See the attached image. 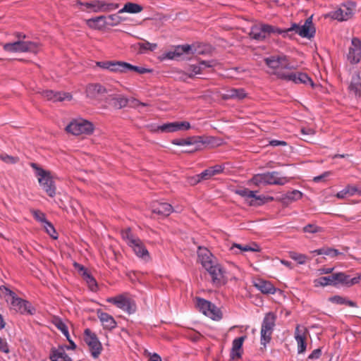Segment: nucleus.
Segmentation results:
<instances>
[{"label": "nucleus", "instance_id": "62", "mask_svg": "<svg viewBox=\"0 0 361 361\" xmlns=\"http://www.w3.org/2000/svg\"><path fill=\"white\" fill-rule=\"evenodd\" d=\"M0 158L2 161L7 164H16L19 161L18 157H12L8 154H1Z\"/></svg>", "mask_w": 361, "mask_h": 361}, {"label": "nucleus", "instance_id": "9", "mask_svg": "<svg viewBox=\"0 0 361 361\" xmlns=\"http://www.w3.org/2000/svg\"><path fill=\"white\" fill-rule=\"evenodd\" d=\"M361 59V41L357 37L351 40V47L349 48L348 60L352 64L358 63Z\"/></svg>", "mask_w": 361, "mask_h": 361}, {"label": "nucleus", "instance_id": "33", "mask_svg": "<svg viewBox=\"0 0 361 361\" xmlns=\"http://www.w3.org/2000/svg\"><path fill=\"white\" fill-rule=\"evenodd\" d=\"M341 6L345 12L344 16L346 20L351 18L356 11V3L354 1H347L346 3L342 4Z\"/></svg>", "mask_w": 361, "mask_h": 361}, {"label": "nucleus", "instance_id": "50", "mask_svg": "<svg viewBox=\"0 0 361 361\" xmlns=\"http://www.w3.org/2000/svg\"><path fill=\"white\" fill-rule=\"evenodd\" d=\"M254 245L257 247V248H252L251 245H242L238 243H233L232 247H231V250H233L234 247L238 248L240 252H247V251H252V252H259L261 250L260 247L257 243H254Z\"/></svg>", "mask_w": 361, "mask_h": 361}, {"label": "nucleus", "instance_id": "57", "mask_svg": "<svg viewBox=\"0 0 361 361\" xmlns=\"http://www.w3.org/2000/svg\"><path fill=\"white\" fill-rule=\"evenodd\" d=\"M94 339H98L97 335L92 332L90 329H85L84 331V341L86 344H89L90 341L94 342Z\"/></svg>", "mask_w": 361, "mask_h": 361}, {"label": "nucleus", "instance_id": "56", "mask_svg": "<svg viewBox=\"0 0 361 361\" xmlns=\"http://www.w3.org/2000/svg\"><path fill=\"white\" fill-rule=\"evenodd\" d=\"M265 64L272 69L280 68L278 61L275 55L264 59Z\"/></svg>", "mask_w": 361, "mask_h": 361}, {"label": "nucleus", "instance_id": "16", "mask_svg": "<svg viewBox=\"0 0 361 361\" xmlns=\"http://www.w3.org/2000/svg\"><path fill=\"white\" fill-rule=\"evenodd\" d=\"M246 336H243L238 338H236L233 340L232 344V348L230 353V357L231 360H237L240 359L242 357V354L243 353V344L244 341L245 340Z\"/></svg>", "mask_w": 361, "mask_h": 361}, {"label": "nucleus", "instance_id": "23", "mask_svg": "<svg viewBox=\"0 0 361 361\" xmlns=\"http://www.w3.org/2000/svg\"><path fill=\"white\" fill-rule=\"evenodd\" d=\"M173 211L172 206L166 202H157L152 206V212L164 216H169Z\"/></svg>", "mask_w": 361, "mask_h": 361}, {"label": "nucleus", "instance_id": "28", "mask_svg": "<svg viewBox=\"0 0 361 361\" xmlns=\"http://www.w3.org/2000/svg\"><path fill=\"white\" fill-rule=\"evenodd\" d=\"M213 61H202L199 63V65H190V71H192L191 73L196 75V74H201L203 71L206 68H212Z\"/></svg>", "mask_w": 361, "mask_h": 361}, {"label": "nucleus", "instance_id": "61", "mask_svg": "<svg viewBox=\"0 0 361 361\" xmlns=\"http://www.w3.org/2000/svg\"><path fill=\"white\" fill-rule=\"evenodd\" d=\"M159 129L161 130V133H173L174 132L173 122L167 123L159 126Z\"/></svg>", "mask_w": 361, "mask_h": 361}, {"label": "nucleus", "instance_id": "63", "mask_svg": "<svg viewBox=\"0 0 361 361\" xmlns=\"http://www.w3.org/2000/svg\"><path fill=\"white\" fill-rule=\"evenodd\" d=\"M345 191H347L348 195L349 196H353V195H354L356 193H358L359 195H361V191L355 185H347L345 187Z\"/></svg>", "mask_w": 361, "mask_h": 361}, {"label": "nucleus", "instance_id": "52", "mask_svg": "<svg viewBox=\"0 0 361 361\" xmlns=\"http://www.w3.org/2000/svg\"><path fill=\"white\" fill-rule=\"evenodd\" d=\"M119 7V4L116 3H106L101 1L100 12H109L117 9Z\"/></svg>", "mask_w": 361, "mask_h": 361}, {"label": "nucleus", "instance_id": "18", "mask_svg": "<svg viewBox=\"0 0 361 361\" xmlns=\"http://www.w3.org/2000/svg\"><path fill=\"white\" fill-rule=\"evenodd\" d=\"M97 314L104 329L111 331L116 327L117 323L111 315L101 310H98Z\"/></svg>", "mask_w": 361, "mask_h": 361}, {"label": "nucleus", "instance_id": "17", "mask_svg": "<svg viewBox=\"0 0 361 361\" xmlns=\"http://www.w3.org/2000/svg\"><path fill=\"white\" fill-rule=\"evenodd\" d=\"M106 102L115 109H120L126 106L129 102L128 99L121 94H108Z\"/></svg>", "mask_w": 361, "mask_h": 361}, {"label": "nucleus", "instance_id": "3", "mask_svg": "<svg viewBox=\"0 0 361 361\" xmlns=\"http://www.w3.org/2000/svg\"><path fill=\"white\" fill-rule=\"evenodd\" d=\"M0 290L6 295H9L11 297V307L16 312H19L21 314H28L31 315L35 313V308L32 306L29 301L18 298L13 291L4 286H1Z\"/></svg>", "mask_w": 361, "mask_h": 361}, {"label": "nucleus", "instance_id": "24", "mask_svg": "<svg viewBox=\"0 0 361 361\" xmlns=\"http://www.w3.org/2000/svg\"><path fill=\"white\" fill-rule=\"evenodd\" d=\"M106 16H100L86 20L87 25L91 29L101 30L106 26Z\"/></svg>", "mask_w": 361, "mask_h": 361}, {"label": "nucleus", "instance_id": "30", "mask_svg": "<svg viewBox=\"0 0 361 361\" xmlns=\"http://www.w3.org/2000/svg\"><path fill=\"white\" fill-rule=\"evenodd\" d=\"M130 247L133 248L134 252L137 257L142 258L149 257V252L147 251L143 243L141 241L140 238L139 242H136L135 243L130 245Z\"/></svg>", "mask_w": 361, "mask_h": 361}, {"label": "nucleus", "instance_id": "32", "mask_svg": "<svg viewBox=\"0 0 361 361\" xmlns=\"http://www.w3.org/2000/svg\"><path fill=\"white\" fill-rule=\"evenodd\" d=\"M361 79L357 73L353 76L350 84L348 87L350 91L353 92L356 96H361Z\"/></svg>", "mask_w": 361, "mask_h": 361}, {"label": "nucleus", "instance_id": "48", "mask_svg": "<svg viewBox=\"0 0 361 361\" xmlns=\"http://www.w3.org/2000/svg\"><path fill=\"white\" fill-rule=\"evenodd\" d=\"M312 253H316L317 255H326L331 257H336L340 255L338 250L334 248H321L312 251Z\"/></svg>", "mask_w": 361, "mask_h": 361}, {"label": "nucleus", "instance_id": "2", "mask_svg": "<svg viewBox=\"0 0 361 361\" xmlns=\"http://www.w3.org/2000/svg\"><path fill=\"white\" fill-rule=\"evenodd\" d=\"M30 166L35 170L36 175L39 177L38 181L43 190L49 197H54L56 188L51 176V172L43 169L36 163H31Z\"/></svg>", "mask_w": 361, "mask_h": 361}, {"label": "nucleus", "instance_id": "64", "mask_svg": "<svg viewBox=\"0 0 361 361\" xmlns=\"http://www.w3.org/2000/svg\"><path fill=\"white\" fill-rule=\"evenodd\" d=\"M198 175L202 180H209L212 176H214L213 175H212V171H211V170H209V168L205 169L204 171H203L202 173H200Z\"/></svg>", "mask_w": 361, "mask_h": 361}, {"label": "nucleus", "instance_id": "12", "mask_svg": "<svg viewBox=\"0 0 361 361\" xmlns=\"http://www.w3.org/2000/svg\"><path fill=\"white\" fill-rule=\"evenodd\" d=\"M197 256L201 264L204 269L216 262V257L206 247H198Z\"/></svg>", "mask_w": 361, "mask_h": 361}, {"label": "nucleus", "instance_id": "55", "mask_svg": "<svg viewBox=\"0 0 361 361\" xmlns=\"http://www.w3.org/2000/svg\"><path fill=\"white\" fill-rule=\"evenodd\" d=\"M174 132L180 130H187L191 128L190 123L188 121L173 122Z\"/></svg>", "mask_w": 361, "mask_h": 361}, {"label": "nucleus", "instance_id": "8", "mask_svg": "<svg viewBox=\"0 0 361 361\" xmlns=\"http://www.w3.org/2000/svg\"><path fill=\"white\" fill-rule=\"evenodd\" d=\"M110 90L100 83H91L86 87L87 97L92 99H102Z\"/></svg>", "mask_w": 361, "mask_h": 361}, {"label": "nucleus", "instance_id": "10", "mask_svg": "<svg viewBox=\"0 0 361 361\" xmlns=\"http://www.w3.org/2000/svg\"><path fill=\"white\" fill-rule=\"evenodd\" d=\"M126 63L122 61H104L96 63L97 66L116 73H125Z\"/></svg>", "mask_w": 361, "mask_h": 361}, {"label": "nucleus", "instance_id": "13", "mask_svg": "<svg viewBox=\"0 0 361 361\" xmlns=\"http://www.w3.org/2000/svg\"><path fill=\"white\" fill-rule=\"evenodd\" d=\"M263 173L264 185H283L288 182V179L286 177L280 176V173L279 171H271Z\"/></svg>", "mask_w": 361, "mask_h": 361}, {"label": "nucleus", "instance_id": "54", "mask_svg": "<svg viewBox=\"0 0 361 361\" xmlns=\"http://www.w3.org/2000/svg\"><path fill=\"white\" fill-rule=\"evenodd\" d=\"M44 228L51 238L55 240L58 238V234L51 223L47 221V222L44 224Z\"/></svg>", "mask_w": 361, "mask_h": 361}, {"label": "nucleus", "instance_id": "34", "mask_svg": "<svg viewBox=\"0 0 361 361\" xmlns=\"http://www.w3.org/2000/svg\"><path fill=\"white\" fill-rule=\"evenodd\" d=\"M76 4L83 6L86 8V9H90L94 13L100 12V0H93L90 2H82L81 0H77Z\"/></svg>", "mask_w": 361, "mask_h": 361}, {"label": "nucleus", "instance_id": "21", "mask_svg": "<svg viewBox=\"0 0 361 361\" xmlns=\"http://www.w3.org/2000/svg\"><path fill=\"white\" fill-rule=\"evenodd\" d=\"M118 307L128 312L129 314L134 313L137 309L135 301L123 295L120 298Z\"/></svg>", "mask_w": 361, "mask_h": 361}, {"label": "nucleus", "instance_id": "5", "mask_svg": "<svg viewBox=\"0 0 361 361\" xmlns=\"http://www.w3.org/2000/svg\"><path fill=\"white\" fill-rule=\"evenodd\" d=\"M215 140L214 137H205V136H192L186 138H178L173 139L171 142L176 145H195L194 149L191 152L198 150L201 145L207 144L212 145L213 141Z\"/></svg>", "mask_w": 361, "mask_h": 361}, {"label": "nucleus", "instance_id": "35", "mask_svg": "<svg viewBox=\"0 0 361 361\" xmlns=\"http://www.w3.org/2000/svg\"><path fill=\"white\" fill-rule=\"evenodd\" d=\"M329 301L339 305H345L353 307H357V303L353 300H348L347 298L342 297L341 295H334L329 298Z\"/></svg>", "mask_w": 361, "mask_h": 361}, {"label": "nucleus", "instance_id": "11", "mask_svg": "<svg viewBox=\"0 0 361 361\" xmlns=\"http://www.w3.org/2000/svg\"><path fill=\"white\" fill-rule=\"evenodd\" d=\"M191 49V46L188 44L177 46L173 51H169L163 54L162 59L180 60L183 58L184 54H188Z\"/></svg>", "mask_w": 361, "mask_h": 361}, {"label": "nucleus", "instance_id": "38", "mask_svg": "<svg viewBox=\"0 0 361 361\" xmlns=\"http://www.w3.org/2000/svg\"><path fill=\"white\" fill-rule=\"evenodd\" d=\"M132 71L137 73L139 74H145V73H152L153 72V69L133 66V65L126 62V63L125 73H127L128 72H132Z\"/></svg>", "mask_w": 361, "mask_h": 361}, {"label": "nucleus", "instance_id": "19", "mask_svg": "<svg viewBox=\"0 0 361 361\" xmlns=\"http://www.w3.org/2000/svg\"><path fill=\"white\" fill-rule=\"evenodd\" d=\"M336 287L338 285H341L346 287H351L355 284H357V280L354 278L350 279L349 275H347L344 272L335 273V277Z\"/></svg>", "mask_w": 361, "mask_h": 361}, {"label": "nucleus", "instance_id": "43", "mask_svg": "<svg viewBox=\"0 0 361 361\" xmlns=\"http://www.w3.org/2000/svg\"><path fill=\"white\" fill-rule=\"evenodd\" d=\"M53 324L58 329H59L63 333V334L66 336V338H68L70 334L68 330V327L59 317H54L53 320Z\"/></svg>", "mask_w": 361, "mask_h": 361}, {"label": "nucleus", "instance_id": "37", "mask_svg": "<svg viewBox=\"0 0 361 361\" xmlns=\"http://www.w3.org/2000/svg\"><path fill=\"white\" fill-rule=\"evenodd\" d=\"M87 345L90 348L92 356L94 358H97L102 350V345L99 339H94V342L90 341Z\"/></svg>", "mask_w": 361, "mask_h": 361}, {"label": "nucleus", "instance_id": "44", "mask_svg": "<svg viewBox=\"0 0 361 361\" xmlns=\"http://www.w3.org/2000/svg\"><path fill=\"white\" fill-rule=\"evenodd\" d=\"M137 46L139 47L140 53H145L147 51H153L157 47V44L156 43H150L147 41H145L144 42L137 43Z\"/></svg>", "mask_w": 361, "mask_h": 361}, {"label": "nucleus", "instance_id": "7", "mask_svg": "<svg viewBox=\"0 0 361 361\" xmlns=\"http://www.w3.org/2000/svg\"><path fill=\"white\" fill-rule=\"evenodd\" d=\"M205 270L211 276L212 283L216 287L223 286L226 283L227 279L225 276L226 271L222 266L215 262L207 268Z\"/></svg>", "mask_w": 361, "mask_h": 361}, {"label": "nucleus", "instance_id": "51", "mask_svg": "<svg viewBox=\"0 0 361 361\" xmlns=\"http://www.w3.org/2000/svg\"><path fill=\"white\" fill-rule=\"evenodd\" d=\"M213 320H220L222 318V312L214 304V307H211L207 315Z\"/></svg>", "mask_w": 361, "mask_h": 361}, {"label": "nucleus", "instance_id": "41", "mask_svg": "<svg viewBox=\"0 0 361 361\" xmlns=\"http://www.w3.org/2000/svg\"><path fill=\"white\" fill-rule=\"evenodd\" d=\"M106 26H116L119 25L121 22H123L126 20V18L121 17L118 16L117 13L109 15L106 16Z\"/></svg>", "mask_w": 361, "mask_h": 361}, {"label": "nucleus", "instance_id": "59", "mask_svg": "<svg viewBox=\"0 0 361 361\" xmlns=\"http://www.w3.org/2000/svg\"><path fill=\"white\" fill-rule=\"evenodd\" d=\"M303 232L310 233H316L318 232H321L322 228L319 226H316L315 224H307L302 228Z\"/></svg>", "mask_w": 361, "mask_h": 361}, {"label": "nucleus", "instance_id": "29", "mask_svg": "<svg viewBox=\"0 0 361 361\" xmlns=\"http://www.w3.org/2000/svg\"><path fill=\"white\" fill-rule=\"evenodd\" d=\"M302 197V193L300 191L294 190L283 195L281 197V202L283 204H288L293 201L300 200Z\"/></svg>", "mask_w": 361, "mask_h": 361}, {"label": "nucleus", "instance_id": "27", "mask_svg": "<svg viewBox=\"0 0 361 361\" xmlns=\"http://www.w3.org/2000/svg\"><path fill=\"white\" fill-rule=\"evenodd\" d=\"M300 325H297L295 332V338L298 343V353H303L307 348L306 337L305 334H300L299 332Z\"/></svg>", "mask_w": 361, "mask_h": 361}, {"label": "nucleus", "instance_id": "6", "mask_svg": "<svg viewBox=\"0 0 361 361\" xmlns=\"http://www.w3.org/2000/svg\"><path fill=\"white\" fill-rule=\"evenodd\" d=\"M4 49L10 52H32L37 53L38 45L36 42L31 41H20L18 40L12 43H6L4 45Z\"/></svg>", "mask_w": 361, "mask_h": 361}, {"label": "nucleus", "instance_id": "25", "mask_svg": "<svg viewBox=\"0 0 361 361\" xmlns=\"http://www.w3.org/2000/svg\"><path fill=\"white\" fill-rule=\"evenodd\" d=\"M335 277V273L331 274L327 276H321L318 279L314 280V284L315 287L319 286H332L336 287V283Z\"/></svg>", "mask_w": 361, "mask_h": 361}, {"label": "nucleus", "instance_id": "58", "mask_svg": "<svg viewBox=\"0 0 361 361\" xmlns=\"http://www.w3.org/2000/svg\"><path fill=\"white\" fill-rule=\"evenodd\" d=\"M31 213L33 215L34 218L37 221L41 222L42 224H45L46 222H47L45 214H44L41 211L37 209H32Z\"/></svg>", "mask_w": 361, "mask_h": 361}, {"label": "nucleus", "instance_id": "42", "mask_svg": "<svg viewBox=\"0 0 361 361\" xmlns=\"http://www.w3.org/2000/svg\"><path fill=\"white\" fill-rule=\"evenodd\" d=\"M82 278L86 281L90 289L92 291L96 292L97 290L98 286L97 281L89 271L85 272L84 276H82Z\"/></svg>", "mask_w": 361, "mask_h": 361}, {"label": "nucleus", "instance_id": "45", "mask_svg": "<svg viewBox=\"0 0 361 361\" xmlns=\"http://www.w3.org/2000/svg\"><path fill=\"white\" fill-rule=\"evenodd\" d=\"M275 56L276 57V60L279 62L280 68L285 69H292L293 68L292 66H290L288 60V56H287L286 55L281 54Z\"/></svg>", "mask_w": 361, "mask_h": 361}, {"label": "nucleus", "instance_id": "39", "mask_svg": "<svg viewBox=\"0 0 361 361\" xmlns=\"http://www.w3.org/2000/svg\"><path fill=\"white\" fill-rule=\"evenodd\" d=\"M80 135L85 134V135H91L94 132V126L93 124L87 121V120H80Z\"/></svg>", "mask_w": 361, "mask_h": 361}, {"label": "nucleus", "instance_id": "26", "mask_svg": "<svg viewBox=\"0 0 361 361\" xmlns=\"http://www.w3.org/2000/svg\"><path fill=\"white\" fill-rule=\"evenodd\" d=\"M276 320V316L274 312H269L267 313L262 321V329L274 331Z\"/></svg>", "mask_w": 361, "mask_h": 361}, {"label": "nucleus", "instance_id": "15", "mask_svg": "<svg viewBox=\"0 0 361 361\" xmlns=\"http://www.w3.org/2000/svg\"><path fill=\"white\" fill-rule=\"evenodd\" d=\"M256 192L245 188H239L235 191V194L245 198L246 200L250 199L249 202L250 206H260V202H257V201L261 200V198L260 197H257L255 195Z\"/></svg>", "mask_w": 361, "mask_h": 361}, {"label": "nucleus", "instance_id": "1", "mask_svg": "<svg viewBox=\"0 0 361 361\" xmlns=\"http://www.w3.org/2000/svg\"><path fill=\"white\" fill-rule=\"evenodd\" d=\"M299 35L303 38L311 39L314 37L316 28L312 23V16L307 18L302 25H300L295 23L291 24L289 28L281 29L276 26L260 23L251 27L249 33L250 37L257 41H264L267 37L271 35H281L283 37L293 38V34Z\"/></svg>", "mask_w": 361, "mask_h": 361}, {"label": "nucleus", "instance_id": "31", "mask_svg": "<svg viewBox=\"0 0 361 361\" xmlns=\"http://www.w3.org/2000/svg\"><path fill=\"white\" fill-rule=\"evenodd\" d=\"M143 7L136 3L127 2L124 4L123 8L120 9L118 13H138L142 11Z\"/></svg>", "mask_w": 361, "mask_h": 361}, {"label": "nucleus", "instance_id": "20", "mask_svg": "<svg viewBox=\"0 0 361 361\" xmlns=\"http://www.w3.org/2000/svg\"><path fill=\"white\" fill-rule=\"evenodd\" d=\"M254 286L264 294H274L276 290L271 282L261 279L254 281Z\"/></svg>", "mask_w": 361, "mask_h": 361}, {"label": "nucleus", "instance_id": "53", "mask_svg": "<svg viewBox=\"0 0 361 361\" xmlns=\"http://www.w3.org/2000/svg\"><path fill=\"white\" fill-rule=\"evenodd\" d=\"M247 184L249 185H254L255 186H259L261 184L264 185V173L254 175L253 177L248 180Z\"/></svg>", "mask_w": 361, "mask_h": 361}, {"label": "nucleus", "instance_id": "4", "mask_svg": "<svg viewBox=\"0 0 361 361\" xmlns=\"http://www.w3.org/2000/svg\"><path fill=\"white\" fill-rule=\"evenodd\" d=\"M274 74L279 79L286 81H292L295 84L310 85L312 88H315L317 86L312 78L305 73L295 72L285 73L283 71H276Z\"/></svg>", "mask_w": 361, "mask_h": 361}, {"label": "nucleus", "instance_id": "40", "mask_svg": "<svg viewBox=\"0 0 361 361\" xmlns=\"http://www.w3.org/2000/svg\"><path fill=\"white\" fill-rule=\"evenodd\" d=\"M121 235L123 239L127 241V243L129 246L133 243H135L136 242H139V238H135L133 235L130 228H127L126 229L122 230Z\"/></svg>", "mask_w": 361, "mask_h": 361}, {"label": "nucleus", "instance_id": "36", "mask_svg": "<svg viewBox=\"0 0 361 361\" xmlns=\"http://www.w3.org/2000/svg\"><path fill=\"white\" fill-rule=\"evenodd\" d=\"M197 307L200 312H202L204 315H207L208 311L211 307H214V304L210 301L207 300L204 298H197Z\"/></svg>", "mask_w": 361, "mask_h": 361}, {"label": "nucleus", "instance_id": "46", "mask_svg": "<svg viewBox=\"0 0 361 361\" xmlns=\"http://www.w3.org/2000/svg\"><path fill=\"white\" fill-rule=\"evenodd\" d=\"M272 334L273 331L261 329L260 342L262 345L265 347L271 341Z\"/></svg>", "mask_w": 361, "mask_h": 361}, {"label": "nucleus", "instance_id": "14", "mask_svg": "<svg viewBox=\"0 0 361 361\" xmlns=\"http://www.w3.org/2000/svg\"><path fill=\"white\" fill-rule=\"evenodd\" d=\"M41 94L47 100H51L54 102H63L65 99L71 100L72 98V95L68 92H54L50 90L42 91Z\"/></svg>", "mask_w": 361, "mask_h": 361}, {"label": "nucleus", "instance_id": "60", "mask_svg": "<svg viewBox=\"0 0 361 361\" xmlns=\"http://www.w3.org/2000/svg\"><path fill=\"white\" fill-rule=\"evenodd\" d=\"M290 256L293 259L297 261L300 264H305L307 259L306 255L296 252H290Z\"/></svg>", "mask_w": 361, "mask_h": 361}, {"label": "nucleus", "instance_id": "47", "mask_svg": "<svg viewBox=\"0 0 361 361\" xmlns=\"http://www.w3.org/2000/svg\"><path fill=\"white\" fill-rule=\"evenodd\" d=\"M345 12L342 9L341 6L334 11H331L329 13L326 17H329L332 19L337 20L338 21H344L346 20L345 17L344 16Z\"/></svg>", "mask_w": 361, "mask_h": 361}, {"label": "nucleus", "instance_id": "22", "mask_svg": "<svg viewBox=\"0 0 361 361\" xmlns=\"http://www.w3.org/2000/svg\"><path fill=\"white\" fill-rule=\"evenodd\" d=\"M50 359L51 361H72L71 358L66 353L63 346H59L57 349L51 348Z\"/></svg>", "mask_w": 361, "mask_h": 361}, {"label": "nucleus", "instance_id": "49", "mask_svg": "<svg viewBox=\"0 0 361 361\" xmlns=\"http://www.w3.org/2000/svg\"><path fill=\"white\" fill-rule=\"evenodd\" d=\"M80 121H73L71 122L66 128L68 133H72L75 135H80Z\"/></svg>", "mask_w": 361, "mask_h": 361}]
</instances>
